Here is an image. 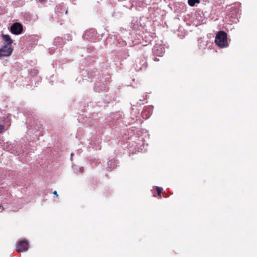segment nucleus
Here are the masks:
<instances>
[{"instance_id":"f8f14e48","label":"nucleus","mask_w":257,"mask_h":257,"mask_svg":"<svg viewBox=\"0 0 257 257\" xmlns=\"http://www.w3.org/2000/svg\"><path fill=\"white\" fill-rule=\"evenodd\" d=\"M188 4L191 6H194L195 4H199L200 3L199 0H188Z\"/></svg>"},{"instance_id":"f3484780","label":"nucleus","mask_w":257,"mask_h":257,"mask_svg":"<svg viewBox=\"0 0 257 257\" xmlns=\"http://www.w3.org/2000/svg\"><path fill=\"white\" fill-rule=\"evenodd\" d=\"M154 61H159V59H157L156 57H155V58H154Z\"/></svg>"},{"instance_id":"423d86ee","label":"nucleus","mask_w":257,"mask_h":257,"mask_svg":"<svg viewBox=\"0 0 257 257\" xmlns=\"http://www.w3.org/2000/svg\"><path fill=\"white\" fill-rule=\"evenodd\" d=\"M23 31V26L19 23H14L11 27V32L15 35L21 34Z\"/></svg>"},{"instance_id":"ddd939ff","label":"nucleus","mask_w":257,"mask_h":257,"mask_svg":"<svg viewBox=\"0 0 257 257\" xmlns=\"http://www.w3.org/2000/svg\"><path fill=\"white\" fill-rule=\"evenodd\" d=\"M163 189L160 187H156V190L157 191L158 195L161 197V194Z\"/></svg>"},{"instance_id":"2eb2a0df","label":"nucleus","mask_w":257,"mask_h":257,"mask_svg":"<svg viewBox=\"0 0 257 257\" xmlns=\"http://www.w3.org/2000/svg\"><path fill=\"white\" fill-rule=\"evenodd\" d=\"M46 1V0H39V2L42 4L44 3Z\"/></svg>"},{"instance_id":"1a4fd4ad","label":"nucleus","mask_w":257,"mask_h":257,"mask_svg":"<svg viewBox=\"0 0 257 257\" xmlns=\"http://www.w3.org/2000/svg\"><path fill=\"white\" fill-rule=\"evenodd\" d=\"M152 106L146 108L142 113V116L145 119L148 118L152 114Z\"/></svg>"},{"instance_id":"6e6552de","label":"nucleus","mask_w":257,"mask_h":257,"mask_svg":"<svg viewBox=\"0 0 257 257\" xmlns=\"http://www.w3.org/2000/svg\"><path fill=\"white\" fill-rule=\"evenodd\" d=\"M96 34L94 29H90L85 32L83 37L85 39H90L92 38Z\"/></svg>"},{"instance_id":"9b49d317","label":"nucleus","mask_w":257,"mask_h":257,"mask_svg":"<svg viewBox=\"0 0 257 257\" xmlns=\"http://www.w3.org/2000/svg\"><path fill=\"white\" fill-rule=\"evenodd\" d=\"M99 85H100V84H96L95 87H94V90L95 91H97V92H100L101 91H103L104 90V85H102L100 87H99Z\"/></svg>"},{"instance_id":"39448f33","label":"nucleus","mask_w":257,"mask_h":257,"mask_svg":"<svg viewBox=\"0 0 257 257\" xmlns=\"http://www.w3.org/2000/svg\"><path fill=\"white\" fill-rule=\"evenodd\" d=\"M13 49L11 46H6V45H3V47L0 48V57H6L10 56Z\"/></svg>"},{"instance_id":"f257e3e1","label":"nucleus","mask_w":257,"mask_h":257,"mask_svg":"<svg viewBox=\"0 0 257 257\" xmlns=\"http://www.w3.org/2000/svg\"><path fill=\"white\" fill-rule=\"evenodd\" d=\"M215 43L220 48H226L228 47L227 34L224 31L219 32L215 38Z\"/></svg>"},{"instance_id":"4468645a","label":"nucleus","mask_w":257,"mask_h":257,"mask_svg":"<svg viewBox=\"0 0 257 257\" xmlns=\"http://www.w3.org/2000/svg\"><path fill=\"white\" fill-rule=\"evenodd\" d=\"M4 129V126L3 125H0V133H2Z\"/></svg>"},{"instance_id":"9d476101","label":"nucleus","mask_w":257,"mask_h":257,"mask_svg":"<svg viewBox=\"0 0 257 257\" xmlns=\"http://www.w3.org/2000/svg\"><path fill=\"white\" fill-rule=\"evenodd\" d=\"M116 167V164L114 161L110 160L108 162V164H107L108 170H109L113 169L115 168V167Z\"/></svg>"},{"instance_id":"0eeeda50","label":"nucleus","mask_w":257,"mask_h":257,"mask_svg":"<svg viewBox=\"0 0 257 257\" xmlns=\"http://www.w3.org/2000/svg\"><path fill=\"white\" fill-rule=\"evenodd\" d=\"M2 37L3 41H4L3 45H6V46H11V44L13 43V41L9 35L3 34L2 35Z\"/></svg>"},{"instance_id":"aec40b11","label":"nucleus","mask_w":257,"mask_h":257,"mask_svg":"<svg viewBox=\"0 0 257 257\" xmlns=\"http://www.w3.org/2000/svg\"><path fill=\"white\" fill-rule=\"evenodd\" d=\"M140 151H143L142 149H141V150H139Z\"/></svg>"},{"instance_id":"7ed1b4c3","label":"nucleus","mask_w":257,"mask_h":257,"mask_svg":"<svg viewBox=\"0 0 257 257\" xmlns=\"http://www.w3.org/2000/svg\"><path fill=\"white\" fill-rule=\"evenodd\" d=\"M240 4L239 3L232 4L231 7L228 8V10L230 11V13L228 14V15L233 18L237 17L240 15Z\"/></svg>"},{"instance_id":"dca6fc26","label":"nucleus","mask_w":257,"mask_h":257,"mask_svg":"<svg viewBox=\"0 0 257 257\" xmlns=\"http://www.w3.org/2000/svg\"><path fill=\"white\" fill-rule=\"evenodd\" d=\"M53 194H54V195H56L57 196H58V195L57 192V191H54L53 192Z\"/></svg>"},{"instance_id":"f03ea898","label":"nucleus","mask_w":257,"mask_h":257,"mask_svg":"<svg viewBox=\"0 0 257 257\" xmlns=\"http://www.w3.org/2000/svg\"><path fill=\"white\" fill-rule=\"evenodd\" d=\"M165 45L162 42L156 44L153 48L154 55L158 57H162L165 53Z\"/></svg>"},{"instance_id":"20e7f679","label":"nucleus","mask_w":257,"mask_h":257,"mask_svg":"<svg viewBox=\"0 0 257 257\" xmlns=\"http://www.w3.org/2000/svg\"><path fill=\"white\" fill-rule=\"evenodd\" d=\"M29 248V243L26 240L19 241L16 245V249L18 252L27 251Z\"/></svg>"},{"instance_id":"a211bd4d","label":"nucleus","mask_w":257,"mask_h":257,"mask_svg":"<svg viewBox=\"0 0 257 257\" xmlns=\"http://www.w3.org/2000/svg\"><path fill=\"white\" fill-rule=\"evenodd\" d=\"M83 167H80V168H79V171H81V170H83Z\"/></svg>"},{"instance_id":"6ab92c4d","label":"nucleus","mask_w":257,"mask_h":257,"mask_svg":"<svg viewBox=\"0 0 257 257\" xmlns=\"http://www.w3.org/2000/svg\"><path fill=\"white\" fill-rule=\"evenodd\" d=\"M73 155V153H71V159H72Z\"/></svg>"}]
</instances>
